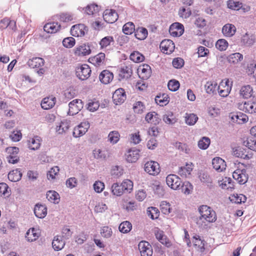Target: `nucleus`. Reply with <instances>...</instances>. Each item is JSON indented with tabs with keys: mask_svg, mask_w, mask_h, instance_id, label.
<instances>
[{
	"mask_svg": "<svg viewBox=\"0 0 256 256\" xmlns=\"http://www.w3.org/2000/svg\"><path fill=\"white\" fill-rule=\"evenodd\" d=\"M200 216L198 219L196 224L200 227L205 226L206 222H214L216 220V212L210 206L202 205L198 208Z\"/></svg>",
	"mask_w": 256,
	"mask_h": 256,
	"instance_id": "nucleus-1",
	"label": "nucleus"
},
{
	"mask_svg": "<svg viewBox=\"0 0 256 256\" xmlns=\"http://www.w3.org/2000/svg\"><path fill=\"white\" fill-rule=\"evenodd\" d=\"M6 152L8 154L6 160L8 163L15 164L20 161V157L18 156L19 148L18 147H8L6 148Z\"/></svg>",
	"mask_w": 256,
	"mask_h": 256,
	"instance_id": "nucleus-2",
	"label": "nucleus"
},
{
	"mask_svg": "<svg viewBox=\"0 0 256 256\" xmlns=\"http://www.w3.org/2000/svg\"><path fill=\"white\" fill-rule=\"evenodd\" d=\"M166 182L168 186L174 190H180L182 184L180 178L176 174H170L166 178Z\"/></svg>",
	"mask_w": 256,
	"mask_h": 256,
	"instance_id": "nucleus-3",
	"label": "nucleus"
},
{
	"mask_svg": "<svg viewBox=\"0 0 256 256\" xmlns=\"http://www.w3.org/2000/svg\"><path fill=\"white\" fill-rule=\"evenodd\" d=\"M76 71V76L82 80L88 79L91 73L90 66L86 64L78 66Z\"/></svg>",
	"mask_w": 256,
	"mask_h": 256,
	"instance_id": "nucleus-4",
	"label": "nucleus"
},
{
	"mask_svg": "<svg viewBox=\"0 0 256 256\" xmlns=\"http://www.w3.org/2000/svg\"><path fill=\"white\" fill-rule=\"evenodd\" d=\"M238 108L245 112L254 114L256 112V102L249 100L238 104Z\"/></svg>",
	"mask_w": 256,
	"mask_h": 256,
	"instance_id": "nucleus-5",
	"label": "nucleus"
},
{
	"mask_svg": "<svg viewBox=\"0 0 256 256\" xmlns=\"http://www.w3.org/2000/svg\"><path fill=\"white\" fill-rule=\"evenodd\" d=\"M144 170L150 175H157L160 172V165L155 161L147 162L144 164Z\"/></svg>",
	"mask_w": 256,
	"mask_h": 256,
	"instance_id": "nucleus-6",
	"label": "nucleus"
},
{
	"mask_svg": "<svg viewBox=\"0 0 256 256\" xmlns=\"http://www.w3.org/2000/svg\"><path fill=\"white\" fill-rule=\"evenodd\" d=\"M232 177L240 184H244L248 180V175L245 169H236L232 173Z\"/></svg>",
	"mask_w": 256,
	"mask_h": 256,
	"instance_id": "nucleus-7",
	"label": "nucleus"
},
{
	"mask_svg": "<svg viewBox=\"0 0 256 256\" xmlns=\"http://www.w3.org/2000/svg\"><path fill=\"white\" fill-rule=\"evenodd\" d=\"M68 106V114L73 116L78 114L82 110L83 108V102L80 100L76 99L69 103Z\"/></svg>",
	"mask_w": 256,
	"mask_h": 256,
	"instance_id": "nucleus-8",
	"label": "nucleus"
},
{
	"mask_svg": "<svg viewBox=\"0 0 256 256\" xmlns=\"http://www.w3.org/2000/svg\"><path fill=\"white\" fill-rule=\"evenodd\" d=\"M90 128V124L88 122H82L80 124L75 127L73 131V136L75 138H79L84 134Z\"/></svg>",
	"mask_w": 256,
	"mask_h": 256,
	"instance_id": "nucleus-9",
	"label": "nucleus"
},
{
	"mask_svg": "<svg viewBox=\"0 0 256 256\" xmlns=\"http://www.w3.org/2000/svg\"><path fill=\"white\" fill-rule=\"evenodd\" d=\"M138 247L141 256H152L153 254L152 247L148 242L142 241L139 243Z\"/></svg>",
	"mask_w": 256,
	"mask_h": 256,
	"instance_id": "nucleus-10",
	"label": "nucleus"
},
{
	"mask_svg": "<svg viewBox=\"0 0 256 256\" xmlns=\"http://www.w3.org/2000/svg\"><path fill=\"white\" fill-rule=\"evenodd\" d=\"M126 96L124 90L122 88L116 90L112 95V100L116 104H121L126 100Z\"/></svg>",
	"mask_w": 256,
	"mask_h": 256,
	"instance_id": "nucleus-11",
	"label": "nucleus"
},
{
	"mask_svg": "<svg viewBox=\"0 0 256 256\" xmlns=\"http://www.w3.org/2000/svg\"><path fill=\"white\" fill-rule=\"evenodd\" d=\"M169 32L173 36H180L184 32V26L179 22H174L170 26Z\"/></svg>",
	"mask_w": 256,
	"mask_h": 256,
	"instance_id": "nucleus-12",
	"label": "nucleus"
},
{
	"mask_svg": "<svg viewBox=\"0 0 256 256\" xmlns=\"http://www.w3.org/2000/svg\"><path fill=\"white\" fill-rule=\"evenodd\" d=\"M87 28L84 24H78L73 26L70 29V33L72 36L78 37L84 35Z\"/></svg>",
	"mask_w": 256,
	"mask_h": 256,
	"instance_id": "nucleus-13",
	"label": "nucleus"
},
{
	"mask_svg": "<svg viewBox=\"0 0 256 256\" xmlns=\"http://www.w3.org/2000/svg\"><path fill=\"white\" fill-rule=\"evenodd\" d=\"M104 20L110 24H112L118 19V14L114 10H106L104 12Z\"/></svg>",
	"mask_w": 256,
	"mask_h": 256,
	"instance_id": "nucleus-14",
	"label": "nucleus"
},
{
	"mask_svg": "<svg viewBox=\"0 0 256 256\" xmlns=\"http://www.w3.org/2000/svg\"><path fill=\"white\" fill-rule=\"evenodd\" d=\"M160 48L163 52L170 54L174 50V44L170 40H164L160 42Z\"/></svg>",
	"mask_w": 256,
	"mask_h": 256,
	"instance_id": "nucleus-15",
	"label": "nucleus"
},
{
	"mask_svg": "<svg viewBox=\"0 0 256 256\" xmlns=\"http://www.w3.org/2000/svg\"><path fill=\"white\" fill-rule=\"evenodd\" d=\"M212 164L214 168L219 172L226 170V166L224 160L220 157H216L213 158L212 160Z\"/></svg>",
	"mask_w": 256,
	"mask_h": 256,
	"instance_id": "nucleus-16",
	"label": "nucleus"
},
{
	"mask_svg": "<svg viewBox=\"0 0 256 256\" xmlns=\"http://www.w3.org/2000/svg\"><path fill=\"white\" fill-rule=\"evenodd\" d=\"M114 74L108 70H102L99 75L100 82L104 84H109L113 80Z\"/></svg>",
	"mask_w": 256,
	"mask_h": 256,
	"instance_id": "nucleus-17",
	"label": "nucleus"
},
{
	"mask_svg": "<svg viewBox=\"0 0 256 256\" xmlns=\"http://www.w3.org/2000/svg\"><path fill=\"white\" fill-rule=\"evenodd\" d=\"M230 116L232 121L238 124H242L248 120V116L242 112L231 113Z\"/></svg>",
	"mask_w": 256,
	"mask_h": 256,
	"instance_id": "nucleus-18",
	"label": "nucleus"
},
{
	"mask_svg": "<svg viewBox=\"0 0 256 256\" xmlns=\"http://www.w3.org/2000/svg\"><path fill=\"white\" fill-rule=\"evenodd\" d=\"M41 142L42 139L40 136H34L28 141V148L31 150H37L40 148Z\"/></svg>",
	"mask_w": 256,
	"mask_h": 256,
	"instance_id": "nucleus-19",
	"label": "nucleus"
},
{
	"mask_svg": "<svg viewBox=\"0 0 256 256\" xmlns=\"http://www.w3.org/2000/svg\"><path fill=\"white\" fill-rule=\"evenodd\" d=\"M145 120L148 123L154 125L158 124L161 120L159 115L154 112H148L146 116Z\"/></svg>",
	"mask_w": 256,
	"mask_h": 256,
	"instance_id": "nucleus-20",
	"label": "nucleus"
},
{
	"mask_svg": "<svg viewBox=\"0 0 256 256\" xmlns=\"http://www.w3.org/2000/svg\"><path fill=\"white\" fill-rule=\"evenodd\" d=\"M71 122L66 119L62 120L56 127V131L59 134L65 132L70 126Z\"/></svg>",
	"mask_w": 256,
	"mask_h": 256,
	"instance_id": "nucleus-21",
	"label": "nucleus"
},
{
	"mask_svg": "<svg viewBox=\"0 0 256 256\" xmlns=\"http://www.w3.org/2000/svg\"><path fill=\"white\" fill-rule=\"evenodd\" d=\"M34 213L37 218H43L47 214V208L44 205L36 204L34 208Z\"/></svg>",
	"mask_w": 256,
	"mask_h": 256,
	"instance_id": "nucleus-22",
	"label": "nucleus"
},
{
	"mask_svg": "<svg viewBox=\"0 0 256 256\" xmlns=\"http://www.w3.org/2000/svg\"><path fill=\"white\" fill-rule=\"evenodd\" d=\"M61 26L57 22H50L44 26V30L50 34H54L59 30Z\"/></svg>",
	"mask_w": 256,
	"mask_h": 256,
	"instance_id": "nucleus-23",
	"label": "nucleus"
},
{
	"mask_svg": "<svg viewBox=\"0 0 256 256\" xmlns=\"http://www.w3.org/2000/svg\"><path fill=\"white\" fill-rule=\"evenodd\" d=\"M140 150L137 149L130 150L126 154V160L128 162H135L139 158Z\"/></svg>",
	"mask_w": 256,
	"mask_h": 256,
	"instance_id": "nucleus-24",
	"label": "nucleus"
},
{
	"mask_svg": "<svg viewBox=\"0 0 256 256\" xmlns=\"http://www.w3.org/2000/svg\"><path fill=\"white\" fill-rule=\"evenodd\" d=\"M56 98L52 96L44 98L41 103L42 108L44 110H49L55 104Z\"/></svg>",
	"mask_w": 256,
	"mask_h": 256,
	"instance_id": "nucleus-25",
	"label": "nucleus"
},
{
	"mask_svg": "<svg viewBox=\"0 0 256 256\" xmlns=\"http://www.w3.org/2000/svg\"><path fill=\"white\" fill-rule=\"evenodd\" d=\"M27 64L29 67L31 68H39L42 67L44 65V60L41 58H33L28 60Z\"/></svg>",
	"mask_w": 256,
	"mask_h": 256,
	"instance_id": "nucleus-26",
	"label": "nucleus"
},
{
	"mask_svg": "<svg viewBox=\"0 0 256 256\" xmlns=\"http://www.w3.org/2000/svg\"><path fill=\"white\" fill-rule=\"evenodd\" d=\"M236 32V28L232 24H226L222 28V32L226 36L231 37L235 34Z\"/></svg>",
	"mask_w": 256,
	"mask_h": 256,
	"instance_id": "nucleus-27",
	"label": "nucleus"
},
{
	"mask_svg": "<svg viewBox=\"0 0 256 256\" xmlns=\"http://www.w3.org/2000/svg\"><path fill=\"white\" fill-rule=\"evenodd\" d=\"M106 55L103 52H100L94 57L89 58L90 62L95 66H100L104 64Z\"/></svg>",
	"mask_w": 256,
	"mask_h": 256,
	"instance_id": "nucleus-28",
	"label": "nucleus"
},
{
	"mask_svg": "<svg viewBox=\"0 0 256 256\" xmlns=\"http://www.w3.org/2000/svg\"><path fill=\"white\" fill-rule=\"evenodd\" d=\"M40 236L39 230L31 228L26 233V238L28 242H33L36 240Z\"/></svg>",
	"mask_w": 256,
	"mask_h": 256,
	"instance_id": "nucleus-29",
	"label": "nucleus"
},
{
	"mask_svg": "<svg viewBox=\"0 0 256 256\" xmlns=\"http://www.w3.org/2000/svg\"><path fill=\"white\" fill-rule=\"evenodd\" d=\"M65 242L63 240L62 236H56L54 237L52 242V246L54 249L55 250H61L64 246Z\"/></svg>",
	"mask_w": 256,
	"mask_h": 256,
	"instance_id": "nucleus-30",
	"label": "nucleus"
},
{
	"mask_svg": "<svg viewBox=\"0 0 256 256\" xmlns=\"http://www.w3.org/2000/svg\"><path fill=\"white\" fill-rule=\"evenodd\" d=\"M192 242L194 246L200 250V252H203L204 250L205 242L202 240L199 236L196 235L192 238Z\"/></svg>",
	"mask_w": 256,
	"mask_h": 256,
	"instance_id": "nucleus-31",
	"label": "nucleus"
},
{
	"mask_svg": "<svg viewBox=\"0 0 256 256\" xmlns=\"http://www.w3.org/2000/svg\"><path fill=\"white\" fill-rule=\"evenodd\" d=\"M246 152V149L241 147H238L233 151L234 155L238 158L246 160L250 159L252 158V156L247 154Z\"/></svg>",
	"mask_w": 256,
	"mask_h": 256,
	"instance_id": "nucleus-32",
	"label": "nucleus"
},
{
	"mask_svg": "<svg viewBox=\"0 0 256 256\" xmlns=\"http://www.w3.org/2000/svg\"><path fill=\"white\" fill-rule=\"evenodd\" d=\"M241 42L246 46H251L255 42V37L254 35L246 32L242 36Z\"/></svg>",
	"mask_w": 256,
	"mask_h": 256,
	"instance_id": "nucleus-33",
	"label": "nucleus"
},
{
	"mask_svg": "<svg viewBox=\"0 0 256 256\" xmlns=\"http://www.w3.org/2000/svg\"><path fill=\"white\" fill-rule=\"evenodd\" d=\"M91 50L88 44H83L76 48V54L78 56H86L90 54Z\"/></svg>",
	"mask_w": 256,
	"mask_h": 256,
	"instance_id": "nucleus-34",
	"label": "nucleus"
},
{
	"mask_svg": "<svg viewBox=\"0 0 256 256\" xmlns=\"http://www.w3.org/2000/svg\"><path fill=\"white\" fill-rule=\"evenodd\" d=\"M79 10H84V14L88 15H93L98 12V6L96 4H90L88 5L86 8H80Z\"/></svg>",
	"mask_w": 256,
	"mask_h": 256,
	"instance_id": "nucleus-35",
	"label": "nucleus"
},
{
	"mask_svg": "<svg viewBox=\"0 0 256 256\" xmlns=\"http://www.w3.org/2000/svg\"><path fill=\"white\" fill-rule=\"evenodd\" d=\"M22 176V173L19 168L9 172L8 174V180L12 182L19 181Z\"/></svg>",
	"mask_w": 256,
	"mask_h": 256,
	"instance_id": "nucleus-36",
	"label": "nucleus"
},
{
	"mask_svg": "<svg viewBox=\"0 0 256 256\" xmlns=\"http://www.w3.org/2000/svg\"><path fill=\"white\" fill-rule=\"evenodd\" d=\"M140 72L142 78L147 79L150 76L151 68L149 65L144 64L138 68V72Z\"/></svg>",
	"mask_w": 256,
	"mask_h": 256,
	"instance_id": "nucleus-37",
	"label": "nucleus"
},
{
	"mask_svg": "<svg viewBox=\"0 0 256 256\" xmlns=\"http://www.w3.org/2000/svg\"><path fill=\"white\" fill-rule=\"evenodd\" d=\"M155 236L156 239L162 244L168 248L171 246L170 242L166 239V236L164 235V232L158 230L155 232Z\"/></svg>",
	"mask_w": 256,
	"mask_h": 256,
	"instance_id": "nucleus-38",
	"label": "nucleus"
},
{
	"mask_svg": "<svg viewBox=\"0 0 256 256\" xmlns=\"http://www.w3.org/2000/svg\"><path fill=\"white\" fill-rule=\"evenodd\" d=\"M46 198L48 200L54 204H57L59 202L60 196L59 194L54 190H48L46 192Z\"/></svg>",
	"mask_w": 256,
	"mask_h": 256,
	"instance_id": "nucleus-39",
	"label": "nucleus"
},
{
	"mask_svg": "<svg viewBox=\"0 0 256 256\" xmlns=\"http://www.w3.org/2000/svg\"><path fill=\"white\" fill-rule=\"evenodd\" d=\"M148 34V30L144 28H138L134 32L136 38L140 40H144L146 38Z\"/></svg>",
	"mask_w": 256,
	"mask_h": 256,
	"instance_id": "nucleus-40",
	"label": "nucleus"
},
{
	"mask_svg": "<svg viewBox=\"0 0 256 256\" xmlns=\"http://www.w3.org/2000/svg\"><path fill=\"white\" fill-rule=\"evenodd\" d=\"M252 88L250 85L242 86L240 90V94L244 98H250L252 96Z\"/></svg>",
	"mask_w": 256,
	"mask_h": 256,
	"instance_id": "nucleus-41",
	"label": "nucleus"
},
{
	"mask_svg": "<svg viewBox=\"0 0 256 256\" xmlns=\"http://www.w3.org/2000/svg\"><path fill=\"white\" fill-rule=\"evenodd\" d=\"M132 74V68L128 66H124L121 68L120 76L122 78H128Z\"/></svg>",
	"mask_w": 256,
	"mask_h": 256,
	"instance_id": "nucleus-42",
	"label": "nucleus"
},
{
	"mask_svg": "<svg viewBox=\"0 0 256 256\" xmlns=\"http://www.w3.org/2000/svg\"><path fill=\"white\" fill-rule=\"evenodd\" d=\"M111 190L112 194L116 196H120L124 192L121 184L118 183L113 184Z\"/></svg>",
	"mask_w": 256,
	"mask_h": 256,
	"instance_id": "nucleus-43",
	"label": "nucleus"
},
{
	"mask_svg": "<svg viewBox=\"0 0 256 256\" xmlns=\"http://www.w3.org/2000/svg\"><path fill=\"white\" fill-rule=\"evenodd\" d=\"M120 135L118 131L110 132L108 135V140L112 144H116L120 140Z\"/></svg>",
	"mask_w": 256,
	"mask_h": 256,
	"instance_id": "nucleus-44",
	"label": "nucleus"
},
{
	"mask_svg": "<svg viewBox=\"0 0 256 256\" xmlns=\"http://www.w3.org/2000/svg\"><path fill=\"white\" fill-rule=\"evenodd\" d=\"M118 228L121 232L128 233L132 230V225L130 222L124 221L120 224Z\"/></svg>",
	"mask_w": 256,
	"mask_h": 256,
	"instance_id": "nucleus-45",
	"label": "nucleus"
},
{
	"mask_svg": "<svg viewBox=\"0 0 256 256\" xmlns=\"http://www.w3.org/2000/svg\"><path fill=\"white\" fill-rule=\"evenodd\" d=\"M135 30L134 24L132 22L126 23L122 28V31L126 34H131Z\"/></svg>",
	"mask_w": 256,
	"mask_h": 256,
	"instance_id": "nucleus-46",
	"label": "nucleus"
},
{
	"mask_svg": "<svg viewBox=\"0 0 256 256\" xmlns=\"http://www.w3.org/2000/svg\"><path fill=\"white\" fill-rule=\"evenodd\" d=\"M243 58L242 55L239 52L230 54L228 57V60L230 63L236 64Z\"/></svg>",
	"mask_w": 256,
	"mask_h": 256,
	"instance_id": "nucleus-47",
	"label": "nucleus"
},
{
	"mask_svg": "<svg viewBox=\"0 0 256 256\" xmlns=\"http://www.w3.org/2000/svg\"><path fill=\"white\" fill-rule=\"evenodd\" d=\"M244 145L249 149L256 152V139L252 138H248L243 142Z\"/></svg>",
	"mask_w": 256,
	"mask_h": 256,
	"instance_id": "nucleus-48",
	"label": "nucleus"
},
{
	"mask_svg": "<svg viewBox=\"0 0 256 256\" xmlns=\"http://www.w3.org/2000/svg\"><path fill=\"white\" fill-rule=\"evenodd\" d=\"M193 186L192 184L188 182H185L182 184L180 186V190L185 194H189L192 191Z\"/></svg>",
	"mask_w": 256,
	"mask_h": 256,
	"instance_id": "nucleus-49",
	"label": "nucleus"
},
{
	"mask_svg": "<svg viewBox=\"0 0 256 256\" xmlns=\"http://www.w3.org/2000/svg\"><path fill=\"white\" fill-rule=\"evenodd\" d=\"M130 59L135 62H140L144 60V56L140 52L136 51L130 54Z\"/></svg>",
	"mask_w": 256,
	"mask_h": 256,
	"instance_id": "nucleus-50",
	"label": "nucleus"
},
{
	"mask_svg": "<svg viewBox=\"0 0 256 256\" xmlns=\"http://www.w3.org/2000/svg\"><path fill=\"white\" fill-rule=\"evenodd\" d=\"M210 143V140L208 137H202L198 142V146L202 150L208 148Z\"/></svg>",
	"mask_w": 256,
	"mask_h": 256,
	"instance_id": "nucleus-51",
	"label": "nucleus"
},
{
	"mask_svg": "<svg viewBox=\"0 0 256 256\" xmlns=\"http://www.w3.org/2000/svg\"><path fill=\"white\" fill-rule=\"evenodd\" d=\"M185 121L186 124L190 126L194 125L198 120V117L194 114H186Z\"/></svg>",
	"mask_w": 256,
	"mask_h": 256,
	"instance_id": "nucleus-52",
	"label": "nucleus"
},
{
	"mask_svg": "<svg viewBox=\"0 0 256 256\" xmlns=\"http://www.w3.org/2000/svg\"><path fill=\"white\" fill-rule=\"evenodd\" d=\"M217 87V83L215 82H208L205 84V88L208 94H213Z\"/></svg>",
	"mask_w": 256,
	"mask_h": 256,
	"instance_id": "nucleus-53",
	"label": "nucleus"
},
{
	"mask_svg": "<svg viewBox=\"0 0 256 256\" xmlns=\"http://www.w3.org/2000/svg\"><path fill=\"white\" fill-rule=\"evenodd\" d=\"M192 170V168L190 166L186 164V166H182L179 168L178 173L181 176L186 177L187 176L190 175Z\"/></svg>",
	"mask_w": 256,
	"mask_h": 256,
	"instance_id": "nucleus-54",
	"label": "nucleus"
},
{
	"mask_svg": "<svg viewBox=\"0 0 256 256\" xmlns=\"http://www.w3.org/2000/svg\"><path fill=\"white\" fill-rule=\"evenodd\" d=\"M61 22H68L74 20V15L70 13H62L59 16H56Z\"/></svg>",
	"mask_w": 256,
	"mask_h": 256,
	"instance_id": "nucleus-55",
	"label": "nucleus"
},
{
	"mask_svg": "<svg viewBox=\"0 0 256 256\" xmlns=\"http://www.w3.org/2000/svg\"><path fill=\"white\" fill-rule=\"evenodd\" d=\"M228 46V42L224 39L218 40L216 44V48L220 51L226 50Z\"/></svg>",
	"mask_w": 256,
	"mask_h": 256,
	"instance_id": "nucleus-56",
	"label": "nucleus"
},
{
	"mask_svg": "<svg viewBox=\"0 0 256 256\" xmlns=\"http://www.w3.org/2000/svg\"><path fill=\"white\" fill-rule=\"evenodd\" d=\"M87 109L90 112L96 111L100 106V104L98 101L95 100H90L86 104Z\"/></svg>",
	"mask_w": 256,
	"mask_h": 256,
	"instance_id": "nucleus-57",
	"label": "nucleus"
},
{
	"mask_svg": "<svg viewBox=\"0 0 256 256\" xmlns=\"http://www.w3.org/2000/svg\"><path fill=\"white\" fill-rule=\"evenodd\" d=\"M163 120L167 124H174L176 122L173 113L170 112L164 116Z\"/></svg>",
	"mask_w": 256,
	"mask_h": 256,
	"instance_id": "nucleus-58",
	"label": "nucleus"
},
{
	"mask_svg": "<svg viewBox=\"0 0 256 256\" xmlns=\"http://www.w3.org/2000/svg\"><path fill=\"white\" fill-rule=\"evenodd\" d=\"M94 158L96 159L104 160L106 158V153L100 149L96 148L93 150Z\"/></svg>",
	"mask_w": 256,
	"mask_h": 256,
	"instance_id": "nucleus-59",
	"label": "nucleus"
},
{
	"mask_svg": "<svg viewBox=\"0 0 256 256\" xmlns=\"http://www.w3.org/2000/svg\"><path fill=\"white\" fill-rule=\"evenodd\" d=\"M246 200V196L242 194L239 195L238 194L236 195L234 194L230 198V200L232 202H235L236 204H241L242 202H244Z\"/></svg>",
	"mask_w": 256,
	"mask_h": 256,
	"instance_id": "nucleus-60",
	"label": "nucleus"
},
{
	"mask_svg": "<svg viewBox=\"0 0 256 256\" xmlns=\"http://www.w3.org/2000/svg\"><path fill=\"white\" fill-rule=\"evenodd\" d=\"M134 112L137 114H142L145 109V106L143 102L140 101L136 102L133 106Z\"/></svg>",
	"mask_w": 256,
	"mask_h": 256,
	"instance_id": "nucleus-61",
	"label": "nucleus"
},
{
	"mask_svg": "<svg viewBox=\"0 0 256 256\" xmlns=\"http://www.w3.org/2000/svg\"><path fill=\"white\" fill-rule=\"evenodd\" d=\"M124 192H130L133 188V182L129 180H126L120 184Z\"/></svg>",
	"mask_w": 256,
	"mask_h": 256,
	"instance_id": "nucleus-62",
	"label": "nucleus"
},
{
	"mask_svg": "<svg viewBox=\"0 0 256 256\" xmlns=\"http://www.w3.org/2000/svg\"><path fill=\"white\" fill-rule=\"evenodd\" d=\"M160 207L162 212L164 214H168L171 212L170 205L166 201L161 202Z\"/></svg>",
	"mask_w": 256,
	"mask_h": 256,
	"instance_id": "nucleus-63",
	"label": "nucleus"
},
{
	"mask_svg": "<svg viewBox=\"0 0 256 256\" xmlns=\"http://www.w3.org/2000/svg\"><path fill=\"white\" fill-rule=\"evenodd\" d=\"M180 86L178 81L176 80H170L168 84V89L172 92L176 91L180 88Z\"/></svg>",
	"mask_w": 256,
	"mask_h": 256,
	"instance_id": "nucleus-64",
	"label": "nucleus"
}]
</instances>
